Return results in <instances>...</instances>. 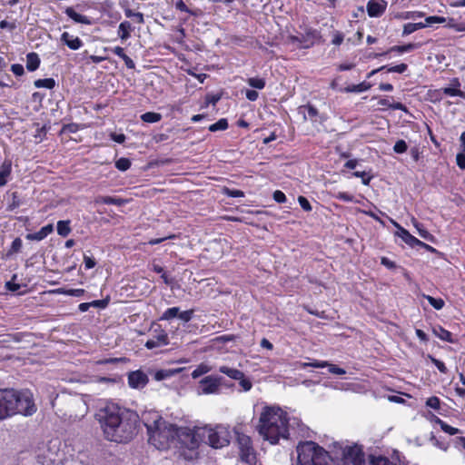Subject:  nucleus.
Here are the masks:
<instances>
[{"mask_svg":"<svg viewBox=\"0 0 465 465\" xmlns=\"http://www.w3.org/2000/svg\"><path fill=\"white\" fill-rule=\"evenodd\" d=\"M96 419L108 440L128 442L137 432V413L116 403H105L96 413Z\"/></svg>","mask_w":465,"mask_h":465,"instance_id":"nucleus-1","label":"nucleus"},{"mask_svg":"<svg viewBox=\"0 0 465 465\" xmlns=\"http://www.w3.org/2000/svg\"><path fill=\"white\" fill-rule=\"evenodd\" d=\"M96 419L108 440L128 442L137 432V413L116 403H105L96 413Z\"/></svg>","mask_w":465,"mask_h":465,"instance_id":"nucleus-2","label":"nucleus"},{"mask_svg":"<svg viewBox=\"0 0 465 465\" xmlns=\"http://www.w3.org/2000/svg\"><path fill=\"white\" fill-rule=\"evenodd\" d=\"M36 411L33 394L29 391L0 390V420L15 414L30 416Z\"/></svg>","mask_w":465,"mask_h":465,"instance_id":"nucleus-3","label":"nucleus"},{"mask_svg":"<svg viewBox=\"0 0 465 465\" xmlns=\"http://www.w3.org/2000/svg\"><path fill=\"white\" fill-rule=\"evenodd\" d=\"M258 431L264 440L275 444L288 438L287 414L278 407H265L259 419Z\"/></svg>","mask_w":465,"mask_h":465,"instance_id":"nucleus-4","label":"nucleus"},{"mask_svg":"<svg viewBox=\"0 0 465 465\" xmlns=\"http://www.w3.org/2000/svg\"><path fill=\"white\" fill-rule=\"evenodd\" d=\"M143 420L149 442L158 450L169 448L170 443L175 440V425L166 421L156 412L149 414Z\"/></svg>","mask_w":465,"mask_h":465,"instance_id":"nucleus-5","label":"nucleus"},{"mask_svg":"<svg viewBox=\"0 0 465 465\" xmlns=\"http://www.w3.org/2000/svg\"><path fill=\"white\" fill-rule=\"evenodd\" d=\"M296 450L298 465H330L328 452L313 441L301 442Z\"/></svg>","mask_w":465,"mask_h":465,"instance_id":"nucleus-6","label":"nucleus"},{"mask_svg":"<svg viewBox=\"0 0 465 465\" xmlns=\"http://www.w3.org/2000/svg\"><path fill=\"white\" fill-rule=\"evenodd\" d=\"M201 442L206 443L214 449H221L230 443L231 433L229 427L218 424L214 427L205 425L198 428L196 434Z\"/></svg>","mask_w":465,"mask_h":465,"instance_id":"nucleus-7","label":"nucleus"},{"mask_svg":"<svg viewBox=\"0 0 465 465\" xmlns=\"http://www.w3.org/2000/svg\"><path fill=\"white\" fill-rule=\"evenodd\" d=\"M333 447L332 459L341 460V465H365L364 453L360 446L335 443Z\"/></svg>","mask_w":465,"mask_h":465,"instance_id":"nucleus-8","label":"nucleus"},{"mask_svg":"<svg viewBox=\"0 0 465 465\" xmlns=\"http://www.w3.org/2000/svg\"><path fill=\"white\" fill-rule=\"evenodd\" d=\"M198 428L190 429L188 427H177L175 425V440L177 439L182 444L190 449H193L201 442L200 438L196 435Z\"/></svg>","mask_w":465,"mask_h":465,"instance_id":"nucleus-9","label":"nucleus"},{"mask_svg":"<svg viewBox=\"0 0 465 465\" xmlns=\"http://www.w3.org/2000/svg\"><path fill=\"white\" fill-rule=\"evenodd\" d=\"M235 434L237 436L241 459L245 462L252 463L255 460V455L251 438L240 433L238 430H235Z\"/></svg>","mask_w":465,"mask_h":465,"instance_id":"nucleus-10","label":"nucleus"},{"mask_svg":"<svg viewBox=\"0 0 465 465\" xmlns=\"http://www.w3.org/2000/svg\"><path fill=\"white\" fill-rule=\"evenodd\" d=\"M223 377L217 375H209L203 378L200 381L201 394H218L220 392Z\"/></svg>","mask_w":465,"mask_h":465,"instance_id":"nucleus-11","label":"nucleus"},{"mask_svg":"<svg viewBox=\"0 0 465 465\" xmlns=\"http://www.w3.org/2000/svg\"><path fill=\"white\" fill-rule=\"evenodd\" d=\"M319 38L320 34L317 30L309 29L304 35L291 36L290 40L292 44L302 48H309L312 46Z\"/></svg>","mask_w":465,"mask_h":465,"instance_id":"nucleus-12","label":"nucleus"},{"mask_svg":"<svg viewBox=\"0 0 465 465\" xmlns=\"http://www.w3.org/2000/svg\"><path fill=\"white\" fill-rule=\"evenodd\" d=\"M155 334L152 338L148 339L145 342V347L149 350H153L161 346L167 345L169 343L168 334L163 330L155 331Z\"/></svg>","mask_w":465,"mask_h":465,"instance_id":"nucleus-13","label":"nucleus"},{"mask_svg":"<svg viewBox=\"0 0 465 465\" xmlns=\"http://www.w3.org/2000/svg\"><path fill=\"white\" fill-rule=\"evenodd\" d=\"M394 225L399 229V232H398V235L407 243L409 244L410 246L411 247H414L416 245H420V246H422V247H425L429 250H432L434 251V249L432 247H430V245L420 242L419 239H417L416 237H414L413 235H411L407 230H405L404 228H402L400 224H398L397 223H393Z\"/></svg>","mask_w":465,"mask_h":465,"instance_id":"nucleus-14","label":"nucleus"},{"mask_svg":"<svg viewBox=\"0 0 465 465\" xmlns=\"http://www.w3.org/2000/svg\"><path fill=\"white\" fill-rule=\"evenodd\" d=\"M147 383L148 377L142 371H132L128 374V384L133 389H142Z\"/></svg>","mask_w":465,"mask_h":465,"instance_id":"nucleus-15","label":"nucleus"},{"mask_svg":"<svg viewBox=\"0 0 465 465\" xmlns=\"http://www.w3.org/2000/svg\"><path fill=\"white\" fill-rule=\"evenodd\" d=\"M366 8L369 16L380 17L387 8V2L385 0H369Z\"/></svg>","mask_w":465,"mask_h":465,"instance_id":"nucleus-16","label":"nucleus"},{"mask_svg":"<svg viewBox=\"0 0 465 465\" xmlns=\"http://www.w3.org/2000/svg\"><path fill=\"white\" fill-rule=\"evenodd\" d=\"M61 41L71 50H78L84 45L83 41L78 36L70 35L68 32H64L61 35Z\"/></svg>","mask_w":465,"mask_h":465,"instance_id":"nucleus-17","label":"nucleus"},{"mask_svg":"<svg viewBox=\"0 0 465 465\" xmlns=\"http://www.w3.org/2000/svg\"><path fill=\"white\" fill-rule=\"evenodd\" d=\"M54 231L53 224H47L42 227L38 232L26 234L25 238L29 241H42Z\"/></svg>","mask_w":465,"mask_h":465,"instance_id":"nucleus-18","label":"nucleus"},{"mask_svg":"<svg viewBox=\"0 0 465 465\" xmlns=\"http://www.w3.org/2000/svg\"><path fill=\"white\" fill-rule=\"evenodd\" d=\"M408 68V65L406 64H397V65H394V66H391V67H388L387 65H383V66H381L380 68L378 69H374L372 70L371 72H370L368 74V78L371 77L372 75H374L376 73L380 72V71H382V70H387V72L389 73H398V74H402L404 73Z\"/></svg>","mask_w":465,"mask_h":465,"instance_id":"nucleus-19","label":"nucleus"},{"mask_svg":"<svg viewBox=\"0 0 465 465\" xmlns=\"http://www.w3.org/2000/svg\"><path fill=\"white\" fill-rule=\"evenodd\" d=\"M433 334L440 339L441 341H448L450 343H454L455 340L453 339L452 333L441 326H435L432 329Z\"/></svg>","mask_w":465,"mask_h":465,"instance_id":"nucleus-20","label":"nucleus"},{"mask_svg":"<svg viewBox=\"0 0 465 465\" xmlns=\"http://www.w3.org/2000/svg\"><path fill=\"white\" fill-rule=\"evenodd\" d=\"M452 84L455 87H445L441 89V92L448 96H460L465 98V93L458 88L460 84L457 78L452 80Z\"/></svg>","mask_w":465,"mask_h":465,"instance_id":"nucleus-21","label":"nucleus"},{"mask_svg":"<svg viewBox=\"0 0 465 465\" xmlns=\"http://www.w3.org/2000/svg\"><path fill=\"white\" fill-rule=\"evenodd\" d=\"M64 13L73 19L75 23L83 24V25H90V19L83 15L76 13L73 7H66Z\"/></svg>","mask_w":465,"mask_h":465,"instance_id":"nucleus-22","label":"nucleus"},{"mask_svg":"<svg viewBox=\"0 0 465 465\" xmlns=\"http://www.w3.org/2000/svg\"><path fill=\"white\" fill-rule=\"evenodd\" d=\"M11 170L12 164L10 161H5L0 166V187L6 184Z\"/></svg>","mask_w":465,"mask_h":465,"instance_id":"nucleus-23","label":"nucleus"},{"mask_svg":"<svg viewBox=\"0 0 465 465\" xmlns=\"http://www.w3.org/2000/svg\"><path fill=\"white\" fill-rule=\"evenodd\" d=\"M133 27L130 22L124 21L118 26V35L122 41H126L131 36Z\"/></svg>","mask_w":465,"mask_h":465,"instance_id":"nucleus-24","label":"nucleus"},{"mask_svg":"<svg viewBox=\"0 0 465 465\" xmlns=\"http://www.w3.org/2000/svg\"><path fill=\"white\" fill-rule=\"evenodd\" d=\"M40 65V58L36 53H29L26 55V68L30 72L35 71Z\"/></svg>","mask_w":465,"mask_h":465,"instance_id":"nucleus-25","label":"nucleus"},{"mask_svg":"<svg viewBox=\"0 0 465 465\" xmlns=\"http://www.w3.org/2000/svg\"><path fill=\"white\" fill-rule=\"evenodd\" d=\"M369 465H397L393 460L382 455H370Z\"/></svg>","mask_w":465,"mask_h":465,"instance_id":"nucleus-26","label":"nucleus"},{"mask_svg":"<svg viewBox=\"0 0 465 465\" xmlns=\"http://www.w3.org/2000/svg\"><path fill=\"white\" fill-rule=\"evenodd\" d=\"M219 371L235 381L243 377V372L242 371L228 366H221L219 368Z\"/></svg>","mask_w":465,"mask_h":465,"instance_id":"nucleus-27","label":"nucleus"},{"mask_svg":"<svg viewBox=\"0 0 465 465\" xmlns=\"http://www.w3.org/2000/svg\"><path fill=\"white\" fill-rule=\"evenodd\" d=\"M371 84L367 82H362L359 84H352L345 87L342 91L345 93H361L369 90Z\"/></svg>","mask_w":465,"mask_h":465,"instance_id":"nucleus-28","label":"nucleus"},{"mask_svg":"<svg viewBox=\"0 0 465 465\" xmlns=\"http://www.w3.org/2000/svg\"><path fill=\"white\" fill-rule=\"evenodd\" d=\"M57 233L62 237H66L71 232L70 221L62 220L57 222L56 225Z\"/></svg>","mask_w":465,"mask_h":465,"instance_id":"nucleus-29","label":"nucleus"},{"mask_svg":"<svg viewBox=\"0 0 465 465\" xmlns=\"http://www.w3.org/2000/svg\"><path fill=\"white\" fill-rule=\"evenodd\" d=\"M141 119L144 123L153 124L161 121L162 115L159 113L147 112L141 115Z\"/></svg>","mask_w":465,"mask_h":465,"instance_id":"nucleus-30","label":"nucleus"},{"mask_svg":"<svg viewBox=\"0 0 465 465\" xmlns=\"http://www.w3.org/2000/svg\"><path fill=\"white\" fill-rule=\"evenodd\" d=\"M36 88L53 89L55 86V81L53 78L38 79L35 81Z\"/></svg>","mask_w":465,"mask_h":465,"instance_id":"nucleus-31","label":"nucleus"},{"mask_svg":"<svg viewBox=\"0 0 465 465\" xmlns=\"http://www.w3.org/2000/svg\"><path fill=\"white\" fill-rule=\"evenodd\" d=\"M211 370L212 368L209 365L201 363L193 371L191 375L193 379H197L200 376L208 373Z\"/></svg>","mask_w":465,"mask_h":465,"instance_id":"nucleus-32","label":"nucleus"},{"mask_svg":"<svg viewBox=\"0 0 465 465\" xmlns=\"http://www.w3.org/2000/svg\"><path fill=\"white\" fill-rule=\"evenodd\" d=\"M228 128V122L225 118H222L217 121L215 124H213L209 126L210 132H217V131H224Z\"/></svg>","mask_w":465,"mask_h":465,"instance_id":"nucleus-33","label":"nucleus"},{"mask_svg":"<svg viewBox=\"0 0 465 465\" xmlns=\"http://www.w3.org/2000/svg\"><path fill=\"white\" fill-rule=\"evenodd\" d=\"M417 48L416 44H408L403 45H394L388 52H398L400 54L411 52Z\"/></svg>","mask_w":465,"mask_h":465,"instance_id":"nucleus-34","label":"nucleus"},{"mask_svg":"<svg viewBox=\"0 0 465 465\" xmlns=\"http://www.w3.org/2000/svg\"><path fill=\"white\" fill-rule=\"evenodd\" d=\"M247 84L255 89L262 90L265 87V80L259 77H251L247 79Z\"/></svg>","mask_w":465,"mask_h":465,"instance_id":"nucleus-35","label":"nucleus"},{"mask_svg":"<svg viewBox=\"0 0 465 465\" xmlns=\"http://www.w3.org/2000/svg\"><path fill=\"white\" fill-rule=\"evenodd\" d=\"M424 297L434 309L441 310L444 307L445 302L442 299L434 298L430 295H425Z\"/></svg>","mask_w":465,"mask_h":465,"instance_id":"nucleus-36","label":"nucleus"},{"mask_svg":"<svg viewBox=\"0 0 465 465\" xmlns=\"http://www.w3.org/2000/svg\"><path fill=\"white\" fill-rule=\"evenodd\" d=\"M175 372L176 371L173 370H159L154 373V379L156 381H163L172 377Z\"/></svg>","mask_w":465,"mask_h":465,"instance_id":"nucleus-37","label":"nucleus"},{"mask_svg":"<svg viewBox=\"0 0 465 465\" xmlns=\"http://www.w3.org/2000/svg\"><path fill=\"white\" fill-rule=\"evenodd\" d=\"M124 15L128 18H135V20H136V22L138 24H143L144 23L143 15L142 13H140V12H134L130 8H126L124 10Z\"/></svg>","mask_w":465,"mask_h":465,"instance_id":"nucleus-38","label":"nucleus"},{"mask_svg":"<svg viewBox=\"0 0 465 465\" xmlns=\"http://www.w3.org/2000/svg\"><path fill=\"white\" fill-rule=\"evenodd\" d=\"M56 292L61 293V294L69 295V296L80 297V296L84 295V290H83V289H68V290L58 289V290H56Z\"/></svg>","mask_w":465,"mask_h":465,"instance_id":"nucleus-39","label":"nucleus"},{"mask_svg":"<svg viewBox=\"0 0 465 465\" xmlns=\"http://www.w3.org/2000/svg\"><path fill=\"white\" fill-rule=\"evenodd\" d=\"M178 312H179V307H172V308H168V309L163 312V314L162 315V317L160 318V320H165V321L172 320V319H173V318L177 317Z\"/></svg>","mask_w":465,"mask_h":465,"instance_id":"nucleus-40","label":"nucleus"},{"mask_svg":"<svg viewBox=\"0 0 465 465\" xmlns=\"http://www.w3.org/2000/svg\"><path fill=\"white\" fill-rule=\"evenodd\" d=\"M131 166V161L128 158L122 157L115 162V167L122 171H127Z\"/></svg>","mask_w":465,"mask_h":465,"instance_id":"nucleus-41","label":"nucleus"},{"mask_svg":"<svg viewBox=\"0 0 465 465\" xmlns=\"http://www.w3.org/2000/svg\"><path fill=\"white\" fill-rule=\"evenodd\" d=\"M412 223L415 226V228L417 229L418 233L421 238L426 239V240H428L430 238V232L428 231H426L423 228V225L420 224L416 219H412Z\"/></svg>","mask_w":465,"mask_h":465,"instance_id":"nucleus-42","label":"nucleus"},{"mask_svg":"<svg viewBox=\"0 0 465 465\" xmlns=\"http://www.w3.org/2000/svg\"><path fill=\"white\" fill-rule=\"evenodd\" d=\"M328 365V361H317V360H314L312 361H310V362H302L301 363V367L305 369L307 367H313V368H324Z\"/></svg>","mask_w":465,"mask_h":465,"instance_id":"nucleus-43","label":"nucleus"},{"mask_svg":"<svg viewBox=\"0 0 465 465\" xmlns=\"http://www.w3.org/2000/svg\"><path fill=\"white\" fill-rule=\"evenodd\" d=\"M304 110L306 111V113L304 114V119H307V118H310V119H313L315 118L317 115H318V110L317 108H315L313 105L312 104H307L305 105L304 107Z\"/></svg>","mask_w":465,"mask_h":465,"instance_id":"nucleus-44","label":"nucleus"},{"mask_svg":"<svg viewBox=\"0 0 465 465\" xmlns=\"http://www.w3.org/2000/svg\"><path fill=\"white\" fill-rule=\"evenodd\" d=\"M22 245H23L22 240L19 237L15 238L13 241L10 250L8 251L7 254L11 255L13 253L19 252L21 251Z\"/></svg>","mask_w":465,"mask_h":465,"instance_id":"nucleus-45","label":"nucleus"},{"mask_svg":"<svg viewBox=\"0 0 465 465\" xmlns=\"http://www.w3.org/2000/svg\"><path fill=\"white\" fill-rule=\"evenodd\" d=\"M439 423L440 424L441 430L450 435H456L460 432L459 429L454 428L440 420H439Z\"/></svg>","mask_w":465,"mask_h":465,"instance_id":"nucleus-46","label":"nucleus"},{"mask_svg":"<svg viewBox=\"0 0 465 465\" xmlns=\"http://www.w3.org/2000/svg\"><path fill=\"white\" fill-rule=\"evenodd\" d=\"M426 405L433 410H439L440 407V400L436 396H431L426 401Z\"/></svg>","mask_w":465,"mask_h":465,"instance_id":"nucleus-47","label":"nucleus"},{"mask_svg":"<svg viewBox=\"0 0 465 465\" xmlns=\"http://www.w3.org/2000/svg\"><path fill=\"white\" fill-rule=\"evenodd\" d=\"M408 145L404 140H399L394 144L393 150L397 153H403L407 151Z\"/></svg>","mask_w":465,"mask_h":465,"instance_id":"nucleus-48","label":"nucleus"},{"mask_svg":"<svg viewBox=\"0 0 465 465\" xmlns=\"http://www.w3.org/2000/svg\"><path fill=\"white\" fill-rule=\"evenodd\" d=\"M237 381H239V385L242 387L243 391H249L252 387V381L249 379L245 378L244 374L243 377L238 379Z\"/></svg>","mask_w":465,"mask_h":465,"instance_id":"nucleus-49","label":"nucleus"},{"mask_svg":"<svg viewBox=\"0 0 465 465\" xmlns=\"http://www.w3.org/2000/svg\"><path fill=\"white\" fill-rule=\"evenodd\" d=\"M125 203L126 201L122 198H115L112 196H106V200L104 201V204H114L116 206H122Z\"/></svg>","mask_w":465,"mask_h":465,"instance_id":"nucleus-50","label":"nucleus"},{"mask_svg":"<svg viewBox=\"0 0 465 465\" xmlns=\"http://www.w3.org/2000/svg\"><path fill=\"white\" fill-rule=\"evenodd\" d=\"M429 358L430 359L431 362L437 367V369L441 373H444V374L447 373L448 369H447V367L445 366V364L441 361H440V360H438V359H436V358H434V357H432L430 355L429 356Z\"/></svg>","mask_w":465,"mask_h":465,"instance_id":"nucleus-51","label":"nucleus"},{"mask_svg":"<svg viewBox=\"0 0 465 465\" xmlns=\"http://www.w3.org/2000/svg\"><path fill=\"white\" fill-rule=\"evenodd\" d=\"M335 198L346 203L353 202L354 197L353 195L346 193V192H339L335 194Z\"/></svg>","mask_w":465,"mask_h":465,"instance_id":"nucleus-52","label":"nucleus"},{"mask_svg":"<svg viewBox=\"0 0 465 465\" xmlns=\"http://www.w3.org/2000/svg\"><path fill=\"white\" fill-rule=\"evenodd\" d=\"M193 310H188V311H184V312L179 311L177 317L180 320H182L183 322H188L193 318Z\"/></svg>","mask_w":465,"mask_h":465,"instance_id":"nucleus-53","label":"nucleus"},{"mask_svg":"<svg viewBox=\"0 0 465 465\" xmlns=\"http://www.w3.org/2000/svg\"><path fill=\"white\" fill-rule=\"evenodd\" d=\"M446 21V19L444 17H441V16H429L425 19V23L427 25V26H430L433 24H442Z\"/></svg>","mask_w":465,"mask_h":465,"instance_id":"nucleus-54","label":"nucleus"},{"mask_svg":"<svg viewBox=\"0 0 465 465\" xmlns=\"http://www.w3.org/2000/svg\"><path fill=\"white\" fill-rule=\"evenodd\" d=\"M329 368V371L332 374H336V375H343L346 373V371L342 368H340L334 364H331V363H329L328 362V365L326 366Z\"/></svg>","mask_w":465,"mask_h":465,"instance_id":"nucleus-55","label":"nucleus"},{"mask_svg":"<svg viewBox=\"0 0 465 465\" xmlns=\"http://www.w3.org/2000/svg\"><path fill=\"white\" fill-rule=\"evenodd\" d=\"M298 202H299L301 207L304 211H306V212H311L312 211V205L309 203V201L307 200V198H305L304 196H299L298 197Z\"/></svg>","mask_w":465,"mask_h":465,"instance_id":"nucleus-56","label":"nucleus"},{"mask_svg":"<svg viewBox=\"0 0 465 465\" xmlns=\"http://www.w3.org/2000/svg\"><path fill=\"white\" fill-rule=\"evenodd\" d=\"M273 199L275 202L279 203H283L286 202V195L282 192V191H275L273 193Z\"/></svg>","mask_w":465,"mask_h":465,"instance_id":"nucleus-57","label":"nucleus"},{"mask_svg":"<svg viewBox=\"0 0 465 465\" xmlns=\"http://www.w3.org/2000/svg\"><path fill=\"white\" fill-rule=\"evenodd\" d=\"M457 165L461 169L465 170V153L461 152L456 156Z\"/></svg>","mask_w":465,"mask_h":465,"instance_id":"nucleus-58","label":"nucleus"},{"mask_svg":"<svg viewBox=\"0 0 465 465\" xmlns=\"http://www.w3.org/2000/svg\"><path fill=\"white\" fill-rule=\"evenodd\" d=\"M415 31H417L415 28V25L413 23H409L403 26L402 35H408L414 33Z\"/></svg>","mask_w":465,"mask_h":465,"instance_id":"nucleus-59","label":"nucleus"},{"mask_svg":"<svg viewBox=\"0 0 465 465\" xmlns=\"http://www.w3.org/2000/svg\"><path fill=\"white\" fill-rule=\"evenodd\" d=\"M353 175L356 177H361L362 179V183L365 185H368L371 181V177L367 176V173L365 172H354Z\"/></svg>","mask_w":465,"mask_h":465,"instance_id":"nucleus-60","label":"nucleus"},{"mask_svg":"<svg viewBox=\"0 0 465 465\" xmlns=\"http://www.w3.org/2000/svg\"><path fill=\"white\" fill-rule=\"evenodd\" d=\"M245 96L249 101L254 102L258 99L259 94L255 90H246L245 91Z\"/></svg>","mask_w":465,"mask_h":465,"instance_id":"nucleus-61","label":"nucleus"},{"mask_svg":"<svg viewBox=\"0 0 465 465\" xmlns=\"http://www.w3.org/2000/svg\"><path fill=\"white\" fill-rule=\"evenodd\" d=\"M344 35L341 32H336L333 35L331 43L335 45H340L343 41Z\"/></svg>","mask_w":465,"mask_h":465,"instance_id":"nucleus-62","label":"nucleus"},{"mask_svg":"<svg viewBox=\"0 0 465 465\" xmlns=\"http://www.w3.org/2000/svg\"><path fill=\"white\" fill-rule=\"evenodd\" d=\"M111 139L118 143H123L125 141V135L124 134H111Z\"/></svg>","mask_w":465,"mask_h":465,"instance_id":"nucleus-63","label":"nucleus"},{"mask_svg":"<svg viewBox=\"0 0 465 465\" xmlns=\"http://www.w3.org/2000/svg\"><path fill=\"white\" fill-rule=\"evenodd\" d=\"M381 262L382 265H384L385 267H387L389 269L396 268L395 262H392L391 260H390L387 257H382L381 260Z\"/></svg>","mask_w":465,"mask_h":465,"instance_id":"nucleus-64","label":"nucleus"}]
</instances>
